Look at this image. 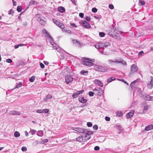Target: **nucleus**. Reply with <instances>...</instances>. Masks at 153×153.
Segmentation results:
<instances>
[{
  "label": "nucleus",
  "instance_id": "obj_57",
  "mask_svg": "<svg viewBox=\"0 0 153 153\" xmlns=\"http://www.w3.org/2000/svg\"><path fill=\"white\" fill-rule=\"evenodd\" d=\"M143 53V51H141L139 52V53L138 54V56H141Z\"/></svg>",
  "mask_w": 153,
  "mask_h": 153
},
{
  "label": "nucleus",
  "instance_id": "obj_30",
  "mask_svg": "<svg viewBox=\"0 0 153 153\" xmlns=\"http://www.w3.org/2000/svg\"><path fill=\"white\" fill-rule=\"evenodd\" d=\"M80 73L82 75H86L88 73V71H85L84 70H82L81 71Z\"/></svg>",
  "mask_w": 153,
  "mask_h": 153
},
{
  "label": "nucleus",
  "instance_id": "obj_47",
  "mask_svg": "<svg viewBox=\"0 0 153 153\" xmlns=\"http://www.w3.org/2000/svg\"><path fill=\"white\" fill-rule=\"evenodd\" d=\"M40 66L42 68H45V65L42 63H40Z\"/></svg>",
  "mask_w": 153,
  "mask_h": 153
},
{
  "label": "nucleus",
  "instance_id": "obj_61",
  "mask_svg": "<svg viewBox=\"0 0 153 153\" xmlns=\"http://www.w3.org/2000/svg\"><path fill=\"white\" fill-rule=\"evenodd\" d=\"M73 43L76 44L77 42V40H75V39H74L73 40Z\"/></svg>",
  "mask_w": 153,
  "mask_h": 153
},
{
  "label": "nucleus",
  "instance_id": "obj_51",
  "mask_svg": "<svg viewBox=\"0 0 153 153\" xmlns=\"http://www.w3.org/2000/svg\"><path fill=\"white\" fill-rule=\"evenodd\" d=\"M109 7L111 9H113L114 8V6L112 4H109Z\"/></svg>",
  "mask_w": 153,
  "mask_h": 153
},
{
  "label": "nucleus",
  "instance_id": "obj_35",
  "mask_svg": "<svg viewBox=\"0 0 153 153\" xmlns=\"http://www.w3.org/2000/svg\"><path fill=\"white\" fill-rule=\"evenodd\" d=\"M36 112L38 113H43V109H38Z\"/></svg>",
  "mask_w": 153,
  "mask_h": 153
},
{
  "label": "nucleus",
  "instance_id": "obj_5",
  "mask_svg": "<svg viewBox=\"0 0 153 153\" xmlns=\"http://www.w3.org/2000/svg\"><path fill=\"white\" fill-rule=\"evenodd\" d=\"M66 83L68 84L72 82L73 80V78L72 76L70 75H67L65 77Z\"/></svg>",
  "mask_w": 153,
  "mask_h": 153
},
{
  "label": "nucleus",
  "instance_id": "obj_40",
  "mask_svg": "<svg viewBox=\"0 0 153 153\" xmlns=\"http://www.w3.org/2000/svg\"><path fill=\"white\" fill-rule=\"evenodd\" d=\"M6 62L8 63H11L12 62V59H6Z\"/></svg>",
  "mask_w": 153,
  "mask_h": 153
},
{
  "label": "nucleus",
  "instance_id": "obj_4",
  "mask_svg": "<svg viewBox=\"0 0 153 153\" xmlns=\"http://www.w3.org/2000/svg\"><path fill=\"white\" fill-rule=\"evenodd\" d=\"M105 44L104 43L102 42L97 43L95 45V47L98 49H100V51L102 53H104V51H102L101 50H104V47H105Z\"/></svg>",
  "mask_w": 153,
  "mask_h": 153
},
{
  "label": "nucleus",
  "instance_id": "obj_27",
  "mask_svg": "<svg viewBox=\"0 0 153 153\" xmlns=\"http://www.w3.org/2000/svg\"><path fill=\"white\" fill-rule=\"evenodd\" d=\"M52 45L53 48L55 50H57L59 48L58 45L56 44L53 43V44L51 43Z\"/></svg>",
  "mask_w": 153,
  "mask_h": 153
},
{
  "label": "nucleus",
  "instance_id": "obj_25",
  "mask_svg": "<svg viewBox=\"0 0 153 153\" xmlns=\"http://www.w3.org/2000/svg\"><path fill=\"white\" fill-rule=\"evenodd\" d=\"M138 81V80L137 79L133 81V82H132L131 84V88H133L134 87V86H135L136 85H137L136 84H134L137 82Z\"/></svg>",
  "mask_w": 153,
  "mask_h": 153
},
{
  "label": "nucleus",
  "instance_id": "obj_16",
  "mask_svg": "<svg viewBox=\"0 0 153 153\" xmlns=\"http://www.w3.org/2000/svg\"><path fill=\"white\" fill-rule=\"evenodd\" d=\"M83 136H79L77 138V140L80 142H83L85 141V139Z\"/></svg>",
  "mask_w": 153,
  "mask_h": 153
},
{
  "label": "nucleus",
  "instance_id": "obj_13",
  "mask_svg": "<svg viewBox=\"0 0 153 153\" xmlns=\"http://www.w3.org/2000/svg\"><path fill=\"white\" fill-rule=\"evenodd\" d=\"M141 106L142 108H143V111H147L149 108V106L146 105V102H143L141 104Z\"/></svg>",
  "mask_w": 153,
  "mask_h": 153
},
{
  "label": "nucleus",
  "instance_id": "obj_46",
  "mask_svg": "<svg viewBox=\"0 0 153 153\" xmlns=\"http://www.w3.org/2000/svg\"><path fill=\"white\" fill-rule=\"evenodd\" d=\"M87 125L88 127H91L92 126V123H91L90 122H88L87 123Z\"/></svg>",
  "mask_w": 153,
  "mask_h": 153
},
{
  "label": "nucleus",
  "instance_id": "obj_55",
  "mask_svg": "<svg viewBox=\"0 0 153 153\" xmlns=\"http://www.w3.org/2000/svg\"><path fill=\"white\" fill-rule=\"evenodd\" d=\"M111 45V43L109 42H106V47L110 46Z\"/></svg>",
  "mask_w": 153,
  "mask_h": 153
},
{
  "label": "nucleus",
  "instance_id": "obj_21",
  "mask_svg": "<svg viewBox=\"0 0 153 153\" xmlns=\"http://www.w3.org/2000/svg\"><path fill=\"white\" fill-rule=\"evenodd\" d=\"M79 100L80 102L82 103H85L87 101V100L85 99L84 97H80L79 98Z\"/></svg>",
  "mask_w": 153,
  "mask_h": 153
},
{
  "label": "nucleus",
  "instance_id": "obj_2",
  "mask_svg": "<svg viewBox=\"0 0 153 153\" xmlns=\"http://www.w3.org/2000/svg\"><path fill=\"white\" fill-rule=\"evenodd\" d=\"M82 60L81 63L83 65L88 66L94 65L92 60L89 58L86 57H83L82 58Z\"/></svg>",
  "mask_w": 153,
  "mask_h": 153
},
{
  "label": "nucleus",
  "instance_id": "obj_6",
  "mask_svg": "<svg viewBox=\"0 0 153 153\" xmlns=\"http://www.w3.org/2000/svg\"><path fill=\"white\" fill-rule=\"evenodd\" d=\"M54 22L59 27L62 29H64L65 27L64 25L62 23H61L55 19H53Z\"/></svg>",
  "mask_w": 153,
  "mask_h": 153
},
{
  "label": "nucleus",
  "instance_id": "obj_14",
  "mask_svg": "<svg viewBox=\"0 0 153 153\" xmlns=\"http://www.w3.org/2000/svg\"><path fill=\"white\" fill-rule=\"evenodd\" d=\"M134 112V110H132L130 112L126 115L127 118H130L133 115Z\"/></svg>",
  "mask_w": 153,
  "mask_h": 153
},
{
  "label": "nucleus",
  "instance_id": "obj_34",
  "mask_svg": "<svg viewBox=\"0 0 153 153\" xmlns=\"http://www.w3.org/2000/svg\"><path fill=\"white\" fill-rule=\"evenodd\" d=\"M35 79V76H32L29 79V81L31 82H33Z\"/></svg>",
  "mask_w": 153,
  "mask_h": 153
},
{
  "label": "nucleus",
  "instance_id": "obj_36",
  "mask_svg": "<svg viewBox=\"0 0 153 153\" xmlns=\"http://www.w3.org/2000/svg\"><path fill=\"white\" fill-rule=\"evenodd\" d=\"M97 10L96 8L94 7L92 8V11L93 13H96V12H97Z\"/></svg>",
  "mask_w": 153,
  "mask_h": 153
},
{
  "label": "nucleus",
  "instance_id": "obj_24",
  "mask_svg": "<svg viewBox=\"0 0 153 153\" xmlns=\"http://www.w3.org/2000/svg\"><path fill=\"white\" fill-rule=\"evenodd\" d=\"M58 10L59 12L61 13H63L65 10V8L62 7H59L58 8Z\"/></svg>",
  "mask_w": 153,
  "mask_h": 153
},
{
  "label": "nucleus",
  "instance_id": "obj_31",
  "mask_svg": "<svg viewBox=\"0 0 153 153\" xmlns=\"http://www.w3.org/2000/svg\"><path fill=\"white\" fill-rule=\"evenodd\" d=\"M14 136L16 137H19L20 136V133L17 131H16L14 133Z\"/></svg>",
  "mask_w": 153,
  "mask_h": 153
},
{
  "label": "nucleus",
  "instance_id": "obj_39",
  "mask_svg": "<svg viewBox=\"0 0 153 153\" xmlns=\"http://www.w3.org/2000/svg\"><path fill=\"white\" fill-rule=\"evenodd\" d=\"M94 92H93L92 91H89L88 92L89 95L91 97L93 96L94 95Z\"/></svg>",
  "mask_w": 153,
  "mask_h": 153
},
{
  "label": "nucleus",
  "instance_id": "obj_23",
  "mask_svg": "<svg viewBox=\"0 0 153 153\" xmlns=\"http://www.w3.org/2000/svg\"><path fill=\"white\" fill-rule=\"evenodd\" d=\"M116 63H121L123 65H126V63L125 61L123 60H121L120 61H118L117 60H116Z\"/></svg>",
  "mask_w": 153,
  "mask_h": 153
},
{
  "label": "nucleus",
  "instance_id": "obj_32",
  "mask_svg": "<svg viewBox=\"0 0 153 153\" xmlns=\"http://www.w3.org/2000/svg\"><path fill=\"white\" fill-rule=\"evenodd\" d=\"M139 2L140 6H143L145 4V3L143 1L140 0Z\"/></svg>",
  "mask_w": 153,
  "mask_h": 153
},
{
  "label": "nucleus",
  "instance_id": "obj_41",
  "mask_svg": "<svg viewBox=\"0 0 153 153\" xmlns=\"http://www.w3.org/2000/svg\"><path fill=\"white\" fill-rule=\"evenodd\" d=\"M116 60L115 61H112L111 60H108V62L110 64H113V63L114 62H115Z\"/></svg>",
  "mask_w": 153,
  "mask_h": 153
},
{
  "label": "nucleus",
  "instance_id": "obj_45",
  "mask_svg": "<svg viewBox=\"0 0 153 153\" xmlns=\"http://www.w3.org/2000/svg\"><path fill=\"white\" fill-rule=\"evenodd\" d=\"M22 150L23 152L26 151L27 150V148L25 146H23L22 148Z\"/></svg>",
  "mask_w": 153,
  "mask_h": 153
},
{
  "label": "nucleus",
  "instance_id": "obj_52",
  "mask_svg": "<svg viewBox=\"0 0 153 153\" xmlns=\"http://www.w3.org/2000/svg\"><path fill=\"white\" fill-rule=\"evenodd\" d=\"M48 99H50L52 98V96L50 94H48L46 97Z\"/></svg>",
  "mask_w": 153,
  "mask_h": 153
},
{
  "label": "nucleus",
  "instance_id": "obj_54",
  "mask_svg": "<svg viewBox=\"0 0 153 153\" xmlns=\"http://www.w3.org/2000/svg\"><path fill=\"white\" fill-rule=\"evenodd\" d=\"M64 31L68 33H71V31L70 30H64Z\"/></svg>",
  "mask_w": 153,
  "mask_h": 153
},
{
  "label": "nucleus",
  "instance_id": "obj_58",
  "mask_svg": "<svg viewBox=\"0 0 153 153\" xmlns=\"http://www.w3.org/2000/svg\"><path fill=\"white\" fill-rule=\"evenodd\" d=\"M13 11L12 10V9H11L9 11L8 14H13Z\"/></svg>",
  "mask_w": 153,
  "mask_h": 153
},
{
  "label": "nucleus",
  "instance_id": "obj_56",
  "mask_svg": "<svg viewBox=\"0 0 153 153\" xmlns=\"http://www.w3.org/2000/svg\"><path fill=\"white\" fill-rule=\"evenodd\" d=\"M30 132H31V133L32 134V135H33L36 133V131L33 130H31Z\"/></svg>",
  "mask_w": 153,
  "mask_h": 153
},
{
  "label": "nucleus",
  "instance_id": "obj_20",
  "mask_svg": "<svg viewBox=\"0 0 153 153\" xmlns=\"http://www.w3.org/2000/svg\"><path fill=\"white\" fill-rule=\"evenodd\" d=\"M96 68L97 70L103 72L105 71V69L101 66H97Z\"/></svg>",
  "mask_w": 153,
  "mask_h": 153
},
{
  "label": "nucleus",
  "instance_id": "obj_42",
  "mask_svg": "<svg viewBox=\"0 0 153 153\" xmlns=\"http://www.w3.org/2000/svg\"><path fill=\"white\" fill-rule=\"evenodd\" d=\"M93 127V129L95 130H97L98 128V126L97 125H94Z\"/></svg>",
  "mask_w": 153,
  "mask_h": 153
},
{
  "label": "nucleus",
  "instance_id": "obj_49",
  "mask_svg": "<svg viewBox=\"0 0 153 153\" xmlns=\"http://www.w3.org/2000/svg\"><path fill=\"white\" fill-rule=\"evenodd\" d=\"M22 86V83L20 82L19 83L18 85H16V88H18L21 87Z\"/></svg>",
  "mask_w": 153,
  "mask_h": 153
},
{
  "label": "nucleus",
  "instance_id": "obj_33",
  "mask_svg": "<svg viewBox=\"0 0 153 153\" xmlns=\"http://www.w3.org/2000/svg\"><path fill=\"white\" fill-rule=\"evenodd\" d=\"M22 6H19L17 7V10L18 12H20L22 11Z\"/></svg>",
  "mask_w": 153,
  "mask_h": 153
},
{
  "label": "nucleus",
  "instance_id": "obj_9",
  "mask_svg": "<svg viewBox=\"0 0 153 153\" xmlns=\"http://www.w3.org/2000/svg\"><path fill=\"white\" fill-rule=\"evenodd\" d=\"M42 32L44 34L46 35L49 38H50L51 40L53 41V39H52L51 36L50 35V34L45 29H42Z\"/></svg>",
  "mask_w": 153,
  "mask_h": 153
},
{
  "label": "nucleus",
  "instance_id": "obj_8",
  "mask_svg": "<svg viewBox=\"0 0 153 153\" xmlns=\"http://www.w3.org/2000/svg\"><path fill=\"white\" fill-rule=\"evenodd\" d=\"M143 97L146 101H153V97L146 94L143 95Z\"/></svg>",
  "mask_w": 153,
  "mask_h": 153
},
{
  "label": "nucleus",
  "instance_id": "obj_50",
  "mask_svg": "<svg viewBox=\"0 0 153 153\" xmlns=\"http://www.w3.org/2000/svg\"><path fill=\"white\" fill-rule=\"evenodd\" d=\"M84 14L83 13H79V16L81 18H83L84 17Z\"/></svg>",
  "mask_w": 153,
  "mask_h": 153
},
{
  "label": "nucleus",
  "instance_id": "obj_60",
  "mask_svg": "<svg viewBox=\"0 0 153 153\" xmlns=\"http://www.w3.org/2000/svg\"><path fill=\"white\" fill-rule=\"evenodd\" d=\"M72 2L75 5H76V3L75 0H71Z\"/></svg>",
  "mask_w": 153,
  "mask_h": 153
},
{
  "label": "nucleus",
  "instance_id": "obj_12",
  "mask_svg": "<svg viewBox=\"0 0 153 153\" xmlns=\"http://www.w3.org/2000/svg\"><path fill=\"white\" fill-rule=\"evenodd\" d=\"M82 24L83 26L87 28H90L91 27V26L87 22L84 21L82 22Z\"/></svg>",
  "mask_w": 153,
  "mask_h": 153
},
{
  "label": "nucleus",
  "instance_id": "obj_37",
  "mask_svg": "<svg viewBox=\"0 0 153 153\" xmlns=\"http://www.w3.org/2000/svg\"><path fill=\"white\" fill-rule=\"evenodd\" d=\"M99 36L101 37H103L105 36V34L103 32H100L99 33Z\"/></svg>",
  "mask_w": 153,
  "mask_h": 153
},
{
  "label": "nucleus",
  "instance_id": "obj_63",
  "mask_svg": "<svg viewBox=\"0 0 153 153\" xmlns=\"http://www.w3.org/2000/svg\"><path fill=\"white\" fill-rule=\"evenodd\" d=\"M71 25L72 26H73V27H77L76 25L74 23H71Z\"/></svg>",
  "mask_w": 153,
  "mask_h": 153
},
{
  "label": "nucleus",
  "instance_id": "obj_44",
  "mask_svg": "<svg viewBox=\"0 0 153 153\" xmlns=\"http://www.w3.org/2000/svg\"><path fill=\"white\" fill-rule=\"evenodd\" d=\"M85 19L87 21H89L91 19V18L90 16H86L85 17Z\"/></svg>",
  "mask_w": 153,
  "mask_h": 153
},
{
  "label": "nucleus",
  "instance_id": "obj_10",
  "mask_svg": "<svg viewBox=\"0 0 153 153\" xmlns=\"http://www.w3.org/2000/svg\"><path fill=\"white\" fill-rule=\"evenodd\" d=\"M84 92V90H82L81 91H77V92L74 93L72 95V97H73L75 98L77 97L79 95L82 94Z\"/></svg>",
  "mask_w": 153,
  "mask_h": 153
},
{
  "label": "nucleus",
  "instance_id": "obj_22",
  "mask_svg": "<svg viewBox=\"0 0 153 153\" xmlns=\"http://www.w3.org/2000/svg\"><path fill=\"white\" fill-rule=\"evenodd\" d=\"M20 114L19 112L16 111H11L10 112V114L12 115H19Z\"/></svg>",
  "mask_w": 153,
  "mask_h": 153
},
{
  "label": "nucleus",
  "instance_id": "obj_28",
  "mask_svg": "<svg viewBox=\"0 0 153 153\" xmlns=\"http://www.w3.org/2000/svg\"><path fill=\"white\" fill-rule=\"evenodd\" d=\"M84 132L85 133L86 135H90L92 134L93 133V132L91 131H87L86 130H85Z\"/></svg>",
  "mask_w": 153,
  "mask_h": 153
},
{
  "label": "nucleus",
  "instance_id": "obj_18",
  "mask_svg": "<svg viewBox=\"0 0 153 153\" xmlns=\"http://www.w3.org/2000/svg\"><path fill=\"white\" fill-rule=\"evenodd\" d=\"M115 127L120 131L119 132H118V134H120L121 132L123 130V129L122 128V127L118 125L115 126Z\"/></svg>",
  "mask_w": 153,
  "mask_h": 153
},
{
  "label": "nucleus",
  "instance_id": "obj_3",
  "mask_svg": "<svg viewBox=\"0 0 153 153\" xmlns=\"http://www.w3.org/2000/svg\"><path fill=\"white\" fill-rule=\"evenodd\" d=\"M138 68L134 64H133L131 66L130 71L128 74L129 76H131L137 72Z\"/></svg>",
  "mask_w": 153,
  "mask_h": 153
},
{
  "label": "nucleus",
  "instance_id": "obj_48",
  "mask_svg": "<svg viewBox=\"0 0 153 153\" xmlns=\"http://www.w3.org/2000/svg\"><path fill=\"white\" fill-rule=\"evenodd\" d=\"M94 150L96 151H98L100 149V147L99 146H96L94 148Z\"/></svg>",
  "mask_w": 153,
  "mask_h": 153
},
{
  "label": "nucleus",
  "instance_id": "obj_38",
  "mask_svg": "<svg viewBox=\"0 0 153 153\" xmlns=\"http://www.w3.org/2000/svg\"><path fill=\"white\" fill-rule=\"evenodd\" d=\"M43 134V133L42 131H39L38 134H37L38 136H42Z\"/></svg>",
  "mask_w": 153,
  "mask_h": 153
},
{
  "label": "nucleus",
  "instance_id": "obj_59",
  "mask_svg": "<svg viewBox=\"0 0 153 153\" xmlns=\"http://www.w3.org/2000/svg\"><path fill=\"white\" fill-rule=\"evenodd\" d=\"M110 120V118L109 117L106 116V121H109Z\"/></svg>",
  "mask_w": 153,
  "mask_h": 153
},
{
  "label": "nucleus",
  "instance_id": "obj_26",
  "mask_svg": "<svg viewBox=\"0 0 153 153\" xmlns=\"http://www.w3.org/2000/svg\"><path fill=\"white\" fill-rule=\"evenodd\" d=\"M116 78L114 77H112L111 78H108L107 80V82L108 83H109L114 80H115Z\"/></svg>",
  "mask_w": 153,
  "mask_h": 153
},
{
  "label": "nucleus",
  "instance_id": "obj_17",
  "mask_svg": "<svg viewBox=\"0 0 153 153\" xmlns=\"http://www.w3.org/2000/svg\"><path fill=\"white\" fill-rule=\"evenodd\" d=\"M74 130L79 133H83L84 132V131H85V130H84L83 128H75V129Z\"/></svg>",
  "mask_w": 153,
  "mask_h": 153
},
{
  "label": "nucleus",
  "instance_id": "obj_7",
  "mask_svg": "<svg viewBox=\"0 0 153 153\" xmlns=\"http://www.w3.org/2000/svg\"><path fill=\"white\" fill-rule=\"evenodd\" d=\"M94 94L95 95H101L102 94V90L101 89L98 88H97L93 90Z\"/></svg>",
  "mask_w": 153,
  "mask_h": 153
},
{
  "label": "nucleus",
  "instance_id": "obj_19",
  "mask_svg": "<svg viewBox=\"0 0 153 153\" xmlns=\"http://www.w3.org/2000/svg\"><path fill=\"white\" fill-rule=\"evenodd\" d=\"M152 129H153V124L149 125L145 128V130L146 131H148Z\"/></svg>",
  "mask_w": 153,
  "mask_h": 153
},
{
  "label": "nucleus",
  "instance_id": "obj_11",
  "mask_svg": "<svg viewBox=\"0 0 153 153\" xmlns=\"http://www.w3.org/2000/svg\"><path fill=\"white\" fill-rule=\"evenodd\" d=\"M151 80L149 81L147 84V86L148 88L151 89L153 86V77L151 76Z\"/></svg>",
  "mask_w": 153,
  "mask_h": 153
},
{
  "label": "nucleus",
  "instance_id": "obj_62",
  "mask_svg": "<svg viewBox=\"0 0 153 153\" xmlns=\"http://www.w3.org/2000/svg\"><path fill=\"white\" fill-rule=\"evenodd\" d=\"M12 1L13 2V5L14 6H16V2L15 1H14L13 0H12Z\"/></svg>",
  "mask_w": 153,
  "mask_h": 153
},
{
  "label": "nucleus",
  "instance_id": "obj_64",
  "mask_svg": "<svg viewBox=\"0 0 153 153\" xmlns=\"http://www.w3.org/2000/svg\"><path fill=\"white\" fill-rule=\"evenodd\" d=\"M44 63L46 65H48L49 64V62L46 61H44Z\"/></svg>",
  "mask_w": 153,
  "mask_h": 153
},
{
  "label": "nucleus",
  "instance_id": "obj_29",
  "mask_svg": "<svg viewBox=\"0 0 153 153\" xmlns=\"http://www.w3.org/2000/svg\"><path fill=\"white\" fill-rule=\"evenodd\" d=\"M116 115L117 116L120 117L122 116V112L120 111H117L116 112Z\"/></svg>",
  "mask_w": 153,
  "mask_h": 153
},
{
  "label": "nucleus",
  "instance_id": "obj_43",
  "mask_svg": "<svg viewBox=\"0 0 153 153\" xmlns=\"http://www.w3.org/2000/svg\"><path fill=\"white\" fill-rule=\"evenodd\" d=\"M35 3V2L34 1H31L29 3V6H31V5H32L33 4H34Z\"/></svg>",
  "mask_w": 153,
  "mask_h": 153
},
{
  "label": "nucleus",
  "instance_id": "obj_1",
  "mask_svg": "<svg viewBox=\"0 0 153 153\" xmlns=\"http://www.w3.org/2000/svg\"><path fill=\"white\" fill-rule=\"evenodd\" d=\"M122 32L119 31L117 29H114L113 33L110 34V32H108L109 34L112 37L118 40L121 39V33Z\"/></svg>",
  "mask_w": 153,
  "mask_h": 153
},
{
  "label": "nucleus",
  "instance_id": "obj_53",
  "mask_svg": "<svg viewBox=\"0 0 153 153\" xmlns=\"http://www.w3.org/2000/svg\"><path fill=\"white\" fill-rule=\"evenodd\" d=\"M49 111V110L48 109H43V112H45L46 113H48V112Z\"/></svg>",
  "mask_w": 153,
  "mask_h": 153
},
{
  "label": "nucleus",
  "instance_id": "obj_15",
  "mask_svg": "<svg viewBox=\"0 0 153 153\" xmlns=\"http://www.w3.org/2000/svg\"><path fill=\"white\" fill-rule=\"evenodd\" d=\"M94 82L95 84H97L101 87H102L103 86V84L98 79L95 80L94 81Z\"/></svg>",
  "mask_w": 153,
  "mask_h": 153
}]
</instances>
